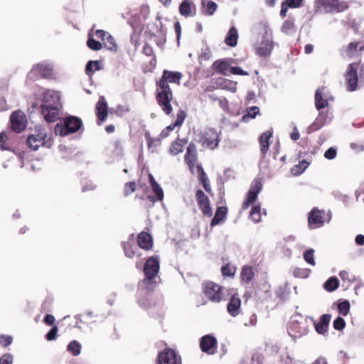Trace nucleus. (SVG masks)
<instances>
[{
  "mask_svg": "<svg viewBox=\"0 0 364 364\" xmlns=\"http://www.w3.org/2000/svg\"><path fill=\"white\" fill-rule=\"evenodd\" d=\"M0 364H12V356L5 354L0 358Z\"/></svg>",
  "mask_w": 364,
  "mask_h": 364,
  "instance_id": "63",
  "label": "nucleus"
},
{
  "mask_svg": "<svg viewBox=\"0 0 364 364\" xmlns=\"http://www.w3.org/2000/svg\"><path fill=\"white\" fill-rule=\"evenodd\" d=\"M230 73L232 75H249L247 71L243 70L240 67H230Z\"/></svg>",
  "mask_w": 364,
  "mask_h": 364,
  "instance_id": "58",
  "label": "nucleus"
},
{
  "mask_svg": "<svg viewBox=\"0 0 364 364\" xmlns=\"http://www.w3.org/2000/svg\"><path fill=\"white\" fill-rule=\"evenodd\" d=\"M316 4L327 13H341L349 8L347 1L341 0H316Z\"/></svg>",
  "mask_w": 364,
  "mask_h": 364,
  "instance_id": "9",
  "label": "nucleus"
},
{
  "mask_svg": "<svg viewBox=\"0 0 364 364\" xmlns=\"http://www.w3.org/2000/svg\"><path fill=\"white\" fill-rule=\"evenodd\" d=\"M122 247L124 249V252L125 255L129 258H133L136 255L135 250L136 247L134 245H132L129 242H124L122 243Z\"/></svg>",
  "mask_w": 364,
  "mask_h": 364,
  "instance_id": "44",
  "label": "nucleus"
},
{
  "mask_svg": "<svg viewBox=\"0 0 364 364\" xmlns=\"http://www.w3.org/2000/svg\"><path fill=\"white\" fill-rule=\"evenodd\" d=\"M142 53L147 56H152L154 50L152 47L148 43H145L143 46Z\"/></svg>",
  "mask_w": 364,
  "mask_h": 364,
  "instance_id": "62",
  "label": "nucleus"
},
{
  "mask_svg": "<svg viewBox=\"0 0 364 364\" xmlns=\"http://www.w3.org/2000/svg\"><path fill=\"white\" fill-rule=\"evenodd\" d=\"M159 259L157 256L150 257L145 262L144 266V278L141 282V285L144 289L143 297L139 299V304L146 308L151 305V291L156 287V282L154 281L159 271Z\"/></svg>",
  "mask_w": 364,
  "mask_h": 364,
  "instance_id": "2",
  "label": "nucleus"
},
{
  "mask_svg": "<svg viewBox=\"0 0 364 364\" xmlns=\"http://www.w3.org/2000/svg\"><path fill=\"white\" fill-rule=\"evenodd\" d=\"M178 11L185 18L192 17L196 14V6L191 0H183L179 5Z\"/></svg>",
  "mask_w": 364,
  "mask_h": 364,
  "instance_id": "22",
  "label": "nucleus"
},
{
  "mask_svg": "<svg viewBox=\"0 0 364 364\" xmlns=\"http://www.w3.org/2000/svg\"><path fill=\"white\" fill-rule=\"evenodd\" d=\"M336 155H337V151L333 147H330L324 153L325 158H326L327 159H329V160H332V159H335L336 157Z\"/></svg>",
  "mask_w": 364,
  "mask_h": 364,
  "instance_id": "57",
  "label": "nucleus"
},
{
  "mask_svg": "<svg viewBox=\"0 0 364 364\" xmlns=\"http://www.w3.org/2000/svg\"><path fill=\"white\" fill-rule=\"evenodd\" d=\"M101 69L100 61L90 60L85 67V73L87 75L92 76L96 71Z\"/></svg>",
  "mask_w": 364,
  "mask_h": 364,
  "instance_id": "38",
  "label": "nucleus"
},
{
  "mask_svg": "<svg viewBox=\"0 0 364 364\" xmlns=\"http://www.w3.org/2000/svg\"><path fill=\"white\" fill-rule=\"evenodd\" d=\"M202 12L207 16H211L217 9L218 5L213 1L202 0Z\"/></svg>",
  "mask_w": 364,
  "mask_h": 364,
  "instance_id": "32",
  "label": "nucleus"
},
{
  "mask_svg": "<svg viewBox=\"0 0 364 364\" xmlns=\"http://www.w3.org/2000/svg\"><path fill=\"white\" fill-rule=\"evenodd\" d=\"M48 135L43 129H36L35 133L27 139L28 146L33 150H37L40 146L46 143Z\"/></svg>",
  "mask_w": 364,
  "mask_h": 364,
  "instance_id": "13",
  "label": "nucleus"
},
{
  "mask_svg": "<svg viewBox=\"0 0 364 364\" xmlns=\"http://www.w3.org/2000/svg\"><path fill=\"white\" fill-rule=\"evenodd\" d=\"M176 127L173 126V123L169 126L166 127L164 129H163L160 134V136L162 139H165L168 136L171 132H172Z\"/></svg>",
  "mask_w": 364,
  "mask_h": 364,
  "instance_id": "60",
  "label": "nucleus"
},
{
  "mask_svg": "<svg viewBox=\"0 0 364 364\" xmlns=\"http://www.w3.org/2000/svg\"><path fill=\"white\" fill-rule=\"evenodd\" d=\"M202 291L205 298L213 303H220L227 300L228 289L211 281L203 283Z\"/></svg>",
  "mask_w": 364,
  "mask_h": 364,
  "instance_id": "5",
  "label": "nucleus"
},
{
  "mask_svg": "<svg viewBox=\"0 0 364 364\" xmlns=\"http://www.w3.org/2000/svg\"><path fill=\"white\" fill-rule=\"evenodd\" d=\"M105 45L109 50H116L117 47L114 38L110 35L107 36L105 40Z\"/></svg>",
  "mask_w": 364,
  "mask_h": 364,
  "instance_id": "55",
  "label": "nucleus"
},
{
  "mask_svg": "<svg viewBox=\"0 0 364 364\" xmlns=\"http://www.w3.org/2000/svg\"><path fill=\"white\" fill-rule=\"evenodd\" d=\"M53 299L50 296L46 297L43 303L42 310L44 311H49L51 306H53Z\"/></svg>",
  "mask_w": 364,
  "mask_h": 364,
  "instance_id": "56",
  "label": "nucleus"
},
{
  "mask_svg": "<svg viewBox=\"0 0 364 364\" xmlns=\"http://www.w3.org/2000/svg\"><path fill=\"white\" fill-rule=\"evenodd\" d=\"M53 69L52 65L46 63H40L33 65L29 72V77L37 80L40 78H52Z\"/></svg>",
  "mask_w": 364,
  "mask_h": 364,
  "instance_id": "10",
  "label": "nucleus"
},
{
  "mask_svg": "<svg viewBox=\"0 0 364 364\" xmlns=\"http://www.w3.org/2000/svg\"><path fill=\"white\" fill-rule=\"evenodd\" d=\"M324 215L325 213L323 210H318L317 208H313L308 217L309 228L316 229L323 226L325 221Z\"/></svg>",
  "mask_w": 364,
  "mask_h": 364,
  "instance_id": "17",
  "label": "nucleus"
},
{
  "mask_svg": "<svg viewBox=\"0 0 364 364\" xmlns=\"http://www.w3.org/2000/svg\"><path fill=\"white\" fill-rule=\"evenodd\" d=\"M294 30H295L294 20L291 18L286 20L283 23V24L281 27L282 32H283L286 34H289L291 32L294 31Z\"/></svg>",
  "mask_w": 364,
  "mask_h": 364,
  "instance_id": "43",
  "label": "nucleus"
},
{
  "mask_svg": "<svg viewBox=\"0 0 364 364\" xmlns=\"http://www.w3.org/2000/svg\"><path fill=\"white\" fill-rule=\"evenodd\" d=\"M10 121L11 129L16 133L21 132L26 127V115L21 111L14 112L10 117Z\"/></svg>",
  "mask_w": 364,
  "mask_h": 364,
  "instance_id": "16",
  "label": "nucleus"
},
{
  "mask_svg": "<svg viewBox=\"0 0 364 364\" xmlns=\"http://www.w3.org/2000/svg\"><path fill=\"white\" fill-rule=\"evenodd\" d=\"M109 34H108L104 30L98 29L95 31V36H97V38H98L104 41L106 39V38L107 37V36H109Z\"/></svg>",
  "mask_w": 364,
  "mask_h": 364,
  "instance_id": "64",
  "label": "nucleus"
},
{
  "mask_svg": "<svg viewBox=\"0 0 364 364\" xmlns=\"http://www.w3.org/2000/svg\"><path fill=\"white\" fill-rule=\"evenodd\" d=\"M236 267L230 263H227L221 267V273L224 277H233L236 273Z\"/></svg>",
  "mask_w": 364,
  "mask_h": 364,
  "instance_id": "42",
  "label": "nucleus"
},
{
  "mask_svg": "<svg viewBox=\"0 0 364 364\" xmlns=\"http://www.w3.org/2000/svg\"><path fill=\"white\" fill-rule=\"evenodd\" d=\"M240 277L242 282L245 283H249L252 281L255 277V272L252 267L250 266H244L242 268Z\"/></svg>",
  "mask_w": 364,
  "mask_h": 364,
  "instance_id": "33",
  "label": "nucleus"
},
{
  "mask_svg": "<svg viewBox=\"0 0 364 364\" xmlns=\"http://www.w3.org/2000/svg\"><path fill=\"white\" fill-rule=\"evenodd\" d=\"M314 250L312 249L307 250L304 253V260L309 263V264L314 266L316 264L314 257Z\"/></svg>",
  "mask_w": 364,
  "mask_h": 364,
  "instance_id": "51",
  "label": "nucleus"
},
{
  "mask_svg": "<svg viewBox=\"0 0 364 364\" xmlns=\"http://www.w3.org/2000/svg\"><path fill=\"white\" fill-rule=\"evenodd\" d=\"M339 287V281L337 277H330L324 284L323 288L329 292L336 290Z\"/></svg>",
  "mask_w": 364,
  "mask_h": 364,
  "instance_id": "37",
  "label": "nucleus"
},
{
  "mask_svg": "<svg viewBox=\"0 0 364 364\" xmlns=\"http://www.w3.org/2000/svg\"><path fill=\"white\" fill-rule=\"evenodd\" d=\"M82 126V120L74 116H69L63 118L60 123L55 127V134L61 136L77 132Z\"/></svg>",
  "mask_w": 364,
  "mask_h": 364,
  "instance_id": "6",
  "label": "nucleus"
},
{
  "mask_svg": "<svg viewBox=\"0 0 364 364\" xmlns=\"http://www.w3.org/2000/svg\"><path fill=\"white\" fill-rule=\"evenodd\" d=\"M364 51V44L360 41L350 43L343 50L345 57L348 58H359Z\"/></svg>",
  "mask_w": 364,
  "mask_h": 364,
  "instance_id": "18",
  "label": "nucleus"
},
{
  "mask_svg": "<svg viewBox=\"0 0 364 364\" xmlns=\"http://www.w3.org/2000/svg\"><path fill=\"white\" fill-rule=\"evenodd\" d=\"M261 207L260 205H254L250 211V217L255 222L258 223L261 220Z\"/></svg>",
  "mask_w": 364,
  "mask_h": 364,
  "instance_id": "45",
  "label": "nucleus"
},
{
  "mask_svg": "<svg viewBox=\"0 0 364 364\" xmlns=\"http://www.w3.org/2000/svg\"><path fill=\"white\" fill-rule=\"evenodd\" d=\"M137 188V185L135 181H129L124 184V196H128L134 193Z\"/></svg>",
  "mask_w": 364,
  "mask_h": 364,
  "instance_id": "47",
  "label": "nucleus"
},
{
  "mask_svg": "<svg viewBox=\"0 0 364 364\" xmlns=\"http://www.w3.org/2000/svg\"><path fill=\"white\" fill-rule=\"evenodd\" d=\"M87 46L92 50H100L102 48V43L91 37L90 34H89V38L87 41Z\"/></svg>",
  "mask_w": 364,
  "mask_h": 364,
  "instance_id": "48",
  "label": "nucleus"
},
{
  "mask_svg": "<svg viewBox=\"0 0 364 364\" xmlns=\"http://www.w3.org/2000/svg\"><path fill=\"white\" fill-rule=\"evenodd\" d=\"M186 140L183 139L177 138L175 141H172L169 147V153L173 156H176L183 151L184 144Z\"/></svg>",
  "mask_w": 364,
  "mask_h": 364,
  "instance_id": "30",
  "label": "nucleus"
},
{
  "mask_svg": "<svg viewBox=\"0 0 364 364\" xmlns=\"http://www.w3.org/2000/svg\"><path fill=\"white\" fill-rule=\"evenodd\" d=\"M327 113L321 111L315 121L309 126V132H316L324 126L326 122Z\"/></svg>",
  "mask_w": 364,
  "mask_h": 364,
  "instance_id": "27",
  "label": "nucleus"
},
{
  "mask_svg": "<svg viewBox=\"0 0 364 364\" xmlns=\"http://www.w3.org/2000/svg\"><path fill=\"white\" fill-rule=\"evenodd\" d=\"M81 344L78 341L74 340L69 343L67 346V350L74 356H77L80 355L81 352Z\"/></svg>",
  "mask_w": 364,
  "mask_h": 364,
  "instance_id": "41",
  "label": "nucleus"
},
{
  "mask_svg": "<svg viewBox=\"0 0 364 364\" xmlns=\"http://www.w3.org/2000/svg\"><path fill=\"white\" fill-rule=\"evenodd\" d=\"M186 117V113L184 110L180 109L176 114V121L173 123V127H181Z\"/></svg>",
  "mask_w": 364,
  "mask_h": 364,
  "instance_id": "49",
  "label": "nucleus"
},
{
  "mask_svg": "<svg viewBox=\"0 0 364 364\" xmlns=\"http://www.w3.org/2000/svg\"><path fill=\"white\" fill-rule=\"evenodd\" d=\"M309 163L306 160H302L298 164L294 166L291 168V173L293 176H299L308 167Z\"/></svg>",
  "mask_w": 364,
  "mask_h": 364,
  "instance_id": "39",
  "label": "nucleus"
},
{
  "mask_svg": "<svg viewBox=\"0 0 364 364\" xmlns=\"http://www.w3.org/2000/svg\"><path fill=\"white\" fill-rule=\"evenodd\" d=\"M182 77V73L178 71L164 70L160 79L156 82L157 86L156 100L161 109L166 114H170L173 112L171 102L173 100V94L169 83L179 85Z\"/></svg>",
  "mask_w": 364,
  "mask_h": 364,
  "instance_id": "1",
  "label": "nucleus"
},
{
  "mask_svg": "<svg viewBox=\"0 0 364 364\" xmlns=\"http://www.w3.org/2000/svg\"><path fill=\"white\" fill-rule=\"evenodd\" d=\"M220 134L215 129L208 128L203 132L198 141L204 149L214 150L220 141Z\"/></svg>",
  "mask_w": 364,
  "mask_h": 364,
  "instance_id": "7",
  "label": "nucleus"
},
{
  "mask_svg": "<svg viewBox=\"0 0 364 364\" xmlns=\"http://www.w3.org/2000/svg\"><path fill=\"white\" fill-rule=\"evenodd\" d=\"M227 213L228 208L226 207H218L216 210L214 217L213 218L210 222V225L213 227L220 224L222 221H223L225 219Z\"/></svg>",
  "mask_w": 364,
  "mask_h": 364,
  "instance_id": "28",
  "label": "nucleus"
},
{
  "mask_svg": "<svg viewBox=\"0 0 364 364\" xmlns=\"http://www.w3.org/2000/svg\"><path fill=\"white\" fill-rule=\"evenodd\" d=\"M223 88H225L232 92H235L237 90V82L230 80L223 79Z\"/></svg>",
  "mask_w": 364,
  "mask_h": 364,
  "instance_id": "52",
  "label": "nucleus"
},
{
  "mask_svg": "<svg viewBox=\"0 0 364 364\" xmlns=\"http://www.w3.org/2000/svg\"><path fill=\"white\" fill-rule=\"evenodd\" d=\"M144 136L147 142L149 150L152 153L156 151L157 146L161 144L160 139L152 138L148 131L145 132Z\"/></svg>",
  "mask_w": 364,
  "mask_h": 364,
  "instance_id": "34",
  "label": "nucleus"
},
{
  "mask_svg": "<svg viewBox=\"0 0 364 364\" xmlns=\"http://www.w3.org/2000/svg\"><path fill=\"white\" fill-rule=\"evenodd\" d=\"M151 187L156 196L157 200H162L164 199V191L160 185L156 183Z\"/></svg>",
  "mask_w": 364,
  "mask_h": 364,
  "instance_id": "53",
  "label": "nucleus"
},
{
  "mask_svg": "<svg viewBox=\"0 0 364 364\" xmlns=\"http://www.w3.org/2000/svg\"><path fill=\"white\" fill-rule=\"evenodd\" d=\"M41 114L47 122H54L59 119L60 110L62 107L59 94L53 90H46L41 100Z\"/></svg>",
  "mask_w": 364,
  "mask_h": 364,
  "instance_id": "4",
  "label": "nucleus"
},
{
  "mask_svg": "<svg viewBox=\"0 0 364 364\" xmlns=\"http://www.w3.org/2000/svg\"><path fill=\"white\" fill-rule=\"evenodd\" d=\"M230 63L228 59H222L215 60L213 65L212 68L218 74L228 75L230 71Z\"/></svg>",
  "mask_w": 364,
  "mask_h": 364,
  "instance_id": "24",
  "label": "nucleus"
},
{
  "mask_svg": "<svg viewBox=\"0 0 364 364\" xmlns=\"http://www.w3.org/2000/svg\"><path fill=\"white\" fill-rule=\"evenodd\" d=\"M330 320H316L314 322L317 333L324 334L327 332Z\"/></svg>",
  "mask_w": 364,
  "mask_h": 364,
  "instance_id": "36",
  "label": "nucleus"
},
{
  "mask_svg": "<svg viewBox=\"0 0 364 364\" xmlns=\"http://www.w3.org/2000/svg\"><path fill=\"white\" fill-rule=\"evenodd\" d=\"M96 114L97 117V124L100 125L105 122L108 116V106L103 96H101L96 104Z\"/></svg>",
  "mask_w": 364,
  "mask_h": 364,
  "instance_id": "21",
  "label": "nucleus"
},
{
  "mask_svg": "<svg viewBox=\"0 0 364 364\" xmlns=\"http://www.w3.org/2000/svg\"><path fill=\"white\" fill-rule=\"evenodd\" d=\"M230 296V301L227 306V310L228 313L233 317L237 316L240 313V309L241 306V300L235 289H228L227 293V300Z\"/></svg>",
  "mask_w": 364,
  "mask_h": 364,
  "instance_id": "12",
  "label": "nucleus"
},
{
  "mask_svg": "<svg viewBox=\"0 0 364 364\" xmlns=\"http://www.w3.org/2000/svg\"><path fill=\"white\" fill-rule=\"evenodd\" d=\"M324 87L317 89L315 92V106L318 110H321L328 105L326 99L323 97V92Z\"/></svg>",
  "mask_w": 364,
  "mask_h": 364,
  "instance_id": "31",
  "label": "nucleus"
},
{
  "mask_svg": "<svg viewBox=\"0 0 364 364\" xmlns=\"http://www.w3.org/2000/svg\"><path fill=\"white\" fill-rule=\"evenodd\" d=\"M273 42L271 41H263L260 46L256 48V53L260 57H267L270 55L273 49Z\"/></svg>",
  "mask_w": 364,
  "mask_h": 364,
  "instance_id": "26",
  "label": "nucleus"
},
{
  "mask_svg": "<svg viewBox=\"0 0 364 364\" xmlns=\"http://www.w3.org/2000/svg\"><path fill=\"white\" fill-rule=\"evenodd\" d=\"M262 184L259 179H255L247 192V197L242 204V210H247L250 205L257 198V196L262 191Z\"/></svg>",
  "mask_w": 364,
  "mask_h": 364,
  "instance_id": "11",
  "label": "nucleus"
},
{
  "mask_svg": "<svg viewBox=\"0 0 364 364\" xmlns=\"http://www.w3.org/2000/svg\"><path fill=\"white\" fill-rule=\"evenodd\" d=\"M350 303L347 300H344L338 304V311L340 315L346 316L350 310Z\"/></svg>",
  "mask_w": 364,
  "mask_h": 364,
  "instance_id": "46",
  "label": "nucleus"
},
{
  "mask_svg": "<svg viewBox=\"0 0 364 364\" xmlns=\"http://www.w3.org/2000/svg\"><path fill=\"white\" fill-rule=\"evenodd\" d=\"M283 2L286 3L290 8H297L301 5L302 0H285Z\"/></svg>",
  "mask_w": 364,
  "mask_h": 364,
  "instance_id": "61",
  "label": "nucleus"
},
{
  "mask_svg": "<svg viewBox=\"0 0 364 364\" xmlns=\"http://www.w3.org/2000/svg\"><path fill=\"white\" fill-rule=\"evenodd\" d=\"M339 276L343 282H347L348 284L355 280V277L350 275V273L346 270H342L339 272Z\"/></svg>",
  "mask_w": 364,
  "mask_h": 364,
  "instance_id": "54",
  "label": "nucleus"
},
{
  "mask_svg": "<svg viewBox=\"0 0 364 364\" xmlns=\"http://www.w3.org/2000/svg\"><path fill=\"white\" fill-rule=\"evenodd\" d=\"M158 364H181V358L175 350L166 348L158 355Z\"/></svg>",
  "mask_w": 364,
  "mask_h": 364,
  "instance_id": "15",
  "label": "nucleus"
},
{
  "mask_svg": "<svg viewBox=\"0 0 364 364\" xmlns=\"http://www.w3.org/2000/svg\"><path fill=\"white\" fill-rule=\"evenodd\" d=\"M200 347L203 352L208 355H213L217 350V341L212 336H204L200 338Z\"/></svg>",
  "mask_w": 364,
  "mask_h": 364,
  "instance_id": "19",
  "label": "nucleus"
},
{
  "mask_svg": "<svg viewBox=\"0 0 364 364\" xmlns=\"http://www.w3.org/2000/svg\"><path fill=\"white\" fill-rule=\"evenodd\" d=\"M238 40L237 30L235 26H232L228 31V33L225 38V43L230 47H235L237 46Z\"/></svg>",
  "mask_w": 364,
  "mask_h": 364,
  "instance_id": "29",
  "label": "nucleus"
},
{
  "mask_svg": "<svg viewBox=\"0 0 364 364\" xmlns=\"http://www.w3.org/2000/svg\"><path fill=\"white\" fill-rule=\"evenodd\" d=\"M308 329L304 323L300 322L298 320L291 321L288 327V333L293 338H299L306 335Z\"/></svg>",
  "mask_w": 364,
  "mask_h": 364,
  "instance_id": "20",
  "label": "nucleus"
},
{
  "mask_svg": "<svg viewBox=\"0 0 364 364\" xmlns=\"http://www.w3.org/2000/svg\"><path fill=\"white\" fill-rule=\"evenodd\" d=\"M259 114V108L257 106H252L246 109V113L242 117V122H247L251 119H255Z\"/></svg>",
  "mask_w": 364,
  "mask_h": 364,
  "instance_id": "35",
  "label": "nucleus"
},
{
  "mask_svg": "<svg viewBox=\"0 0 364 364\" xmlns=\"http://www.w3.org/2000/svg\"><path fill=\"white\" fill-rule=\"evenodd\" d=\"M137 244L144 250H150L153 247V240L151 235L146 232H141L137 236Z\"/></svg>",
  "mask_w": 364,
  "mask_h": 364,
  "instance_id": "25",
  "label": "nucleus"
},
{
  "mask_svg": "<svg viewBox=\"0 0 364 364\" xmlns=\"http://www.w3.org/2000/svg\"><path fill=\"white\" fill-rule=\"evenodd\" d=\"M198 161V151L196 144L193 142H191L187 149L186 152L184 155V162L188 166V168L191 173H194V169L196 168L198 179L202 184L204 190L210 196H213L212 188L210 184L208 177L205 172L202 165L197 164Z\"/></svg>",
  "mask_w": 364,
  "mask_h": 364,
  "instance_id": "3",
  "label": "nucleus"
},
{
  "mask_svg": "<svg viewBox=\"0 0 364 364\" xmlns=\"http://www.w3.org/2000/svg\"><path fill=\"white\" fill-rule=\"evenodd\" d=\"M12 337L10 336H0V344L2 346H8L12 343Z\"/></svg>",
  "mask_w": 364,
  "mask_h": 364,
  "instance_id": "59",
  "label": "nucleus"
},
{
  "mask_svg": "<svg viewBox=\"0 0 364 364\" xmlns=\"http://www.w3.org/2000/svg\"><path fill=\"white\" fill-rule=\"evenodd\" d=\"M196 200L202 213L205 216L211 217L213 215V210L210 206V201L208 196L202 190L198 189L196 191Z\"/></svg>",
  "mask_w": 364,
  "mask_h": 364,
  "instance_id": "14",
  "label": "nucleus"
},
{
  "mask_svg": "<svg viewBox=\"0 0 364 364\" xmlns=\"http://www.w3.org/2000/svg\"><path fill=\"white\" fill-rule=\"evenodd\" d=\"M359 65L360 60L350 63L344 73L345 85L349 92H353L358 88Z\"/></svg>",
  "mask_w": 364,
  "mask_h": 364,
  "instance_id": "8",
  "label": "nucleus"
},
{
  "mask_svg": "<svg viewBox=\"0 0 364 364\" xmlns=\"http://www.w3.org/2000/svg\"><path fill=\"white\" fill-rule=\"evenodd\" d=\"M311 270L307 268H295L294 275L296 277L306 278L309 277Z\"/></svg>",
  "mask_w": 364,
  "mask_h": 364,
  "instance_id": "50",
  "label": "nucleus"
},
{
  "mask_svg": "<svg viewBox=\"0 0 364 364\" xmlns=\"http://www.w3.org/2000/svg\"><path fill=\"white\" fill-rule=\"evenodd\" d=\"M47 326H53L51 329L48 331V333L46 335V338L48 341L55 340L57 336L58 333V326L53 325L55 320H43Z\"/></svg>",
  "mask_w": 364,
  "mask_h": 364,
  "instance_id": "40",
  "label": "nucleus"
},
{
  "mask_svg": "<svg viewBox=\"0 0 364 364\" xmlns=\"http://www.w3.org/2000/svg\"><path fill=\"white\" fill-rule=\"evenodd\" d=\"M273 136V129H270L263 132L259 137V149L262 156H265L269 151L270 142L269 140Z\"/></svg>",
  "mask_w": 364,
  "mask_h": 364,
  "instance_id": "23",
  "label": "nucleus"
}]
</instances>
